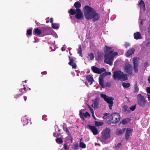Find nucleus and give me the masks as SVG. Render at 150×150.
Returning a JSON list of instances; mask_svg holds the SVG:
<instances>
[{
  "label": "nucleus",
  "instance_id": "nucleus-1",
  "mask_svg": "<svg viewBox=\"0 0 150 150\" xmlns=\"http://www.w3.org/2000/svg\"><path fill=\"white\" fill-rule=\"evenodd\" d=\"M84 15L87 20L93 18L92 21L95 22L99 20L100 14L97 13L95 10L88 5L85 6L83 8Z\"/></svg>",
  "mask_w": 150,
  "mask_h": 150
},
{
  "label": "nucleus",
  "instance_id": "nucleus-2",
  "mask_svg": "<svg viewBox=\"0 0 150 150\" xmlns=\"http://www.w3.org/2000/svg\"><path fill=\"white\" fill-rule=\"evenodd\" d=\"M105 54L104 55V62L105 63L111 66L112 65L114 60V57L117 55L116 52H113L114 50L111 47H108L107 45L105 46Z\"/></svg>",
  "mask_w": 150,
  "mask_h": 150
},
{
  "label": "nucleus",
  "instance_id": "nucleus-3",
  "mask_svg": "<svg viewBox=\"0 0 150 150\" xmlns=\"http://www.w3.org/2000/svg\"><path fill=\"white\" fill-rule=\"evenodd\" d=\"M112 76L115 80L118 79L125 81L128 79L127 75L124 74L120 71H114Z\"/></svg>",
  "mask_w": 150,
  "mask_h": 150
},
{
  "label": "nucleus",
  "instance_id": "nucleus-4",
  "mask_svg": "<svg viewBox=\"0 0 150 150\" xmlns=\"http://www.w3.org/2000/svg\"><path fill=\"white\" fill-rule=\"evenodd\" d=\"M120 115L118 113L116 112L112 113L108 117L109 120L108 121V123L109 124L117 123L120 121Z\"/></svg>",
  "mask_w": 150,
  "mask_h": 150
},
{
  "label": "nucleus",
  "instance_id": "nucleus-5",
  "mask_svg": "<svg viewBox=\"0 0 150 150\" xmlns=\"http://www.w3.org/2000/svg\"><path fill=\"white\" fill-rule=\"evenodd\" d=\"M100 96L103 98L104 100L109 104V107L110 109H112V107L113 104V100L114 98L112 97H109L104 94L102 93L100 94Z\"/></svg>",
  "mask_w": 150,
  "mask_h": 150
},
{
  "label": "nucleus",
  "instance_id": "nucleus-6",
  "mask_svg": "<svg viewBox=\"0 0 150 150\" xmlns=\"http://www.w3.org/2000/svg\"><path fill=\"white\" fill-rule=\"evenodd\" d=\"M102 137L104 139H107L110 137V130L109 128H107L102 132Z\"/></svg>",
  "mask_w": 150,
  "mask_h": 150
},
{
  "label": "nucleus",
  "instance_id": "nucleus-7",
  "mask_svg": "<svg viewBox=\"0 0 150 150\" xmlns=\"http://www.w3.org/2000/svg\"><path fill=\"white\" fill-rule=\"evenodd\" d=\"M137 98L138 104L141 106L144 107L146 103L144 97L139 94L138 95Z\"/></svg>",
  "mask_w": 150,
  "mask_h": 150
},
{
  "label": "nucleus",
  "instance_id": "nucleus-8",
  "mask_svg": "<svg viewBox=\"0 0 150 150\" xmlns=\"http://www.w3.org/2000/svg\"><path fill=\"white\" fill-rule=\"evenodd\" d=\"M76 14L75 16V18L78 20H82L83 19V15L79 8L76 9Z\"/></svg>",
  "mask_w": 150,
  "mask_h": 150
},
{
  "label": "nucleus",
  "instance_id": "nucleus-9",
  "mask_svg": "<svg viewBox=\"0 0 150 150\" xmlns=\"http://www.w3.org/2000/svg\"><path fill=\"white\" fill-rule=\"evenodd\" d=\"M91 69L94 73L98 74H100L106 71L104 68L99 69L94 66H92Z\"/></svg>",
  "mask_w": 150,
  "mask_h": 150
},
{
  "label": "nucleus",
  "instance_id": "nucleus-10",
  "mask_svg": "<svg viewBox=\"0 0 150 150\" xmlns=\"http://www.w3.org/2000/svg\"><path fill=\"white\" fill-rule=\"evenodd\" d=\"M133 69L135 73L138 72V66L139 64L138 60L137 58H134L133 59Z\"/></svg>",
  "mask_w": 150,
  "mask_h": 150
},
{
  "label": "nucleus",
  "instance_id": "nucleus-11",
  "mask_svg": "<svg viewBox=\"0 0 150 150\" xmlns=\"http://www.w3.org/2000/svg\"><path fill=\"white\" fill-rule=\"evenodd\" d=\"M88 127L89 129L93 133V135H96L98 134V130L96 126L90 125H88Z\"/></svg>",
  "mask_w": 150,
  "mask_h": 150
},
{
  "label": "nucleus",
  "instance_id": "nucleus-12",
  "mask_svg": "<svg viewBox=\"0 0 150 150\" xmlns=\"http://www.w3.org/2000/svg\"><path fill=\"white\" fill-rule=\"evenodd\" d=\"M133 130L130 128H127L126 129L125 134V139L127 140L129 138L130 136L132 135Z\"/></svg>",
  "mask_w": 150,
  "mask_h": 150
},
{
  "label": "nucleus",
  "instance_id": "nucleus-13",
  "mask_svg": "<svg viewBox=\"0 0 150 150\" xmlns=\"http://www.w3.org/2000/svg\"><path fill=\"white\" fill-rule=\"evenodd\" d=\"M132 67L129 64L125 66V71L129 74H131L132 73Z\"/></svg>",
  "mask_w": 150,
  "mask_h": 150
},
{
  "label": "nucleus",
  "instance_id": "nucleus-14",
  "mask_svg": "<svg viewBox=\"0 0 150 150\" xmlns=\"http://www.w3.org/2000/svg\"><path fill=\"white\" fill-rule=\"evenodd\" d=\"M105 77V75L104 74H100L99 78V82L100 85L103 88L105 87V86L104 84L103 78Z\"/></svg>",
  "mask_w": 150,
  "mask_h": 150
},
{
  "label": "nucleus",
  "instance_id": "nucleus-15",
  "mask_svg": "<svg viewBox=\"0 0 150 150\" xmlns=\"http://www.w3.org/2000/svg\"><path fill=\"white\" fill-rule=\"evenodd\" d=\"M69 58L70 62L68 63L69 64V65L71 66L72 68L76 69L77 67L76 65V63L74 62L73 57L69 56Z\"/></svg>",
  "mask_w": 150,
  "mask_h": 150
},
{
  "label": "nucleus",
  "instance_id": "nucleus-16",
  "mask_svg": "<svg viewBox=\"0 0 150 150\" xmlns=\"http://www.w3.org/2000/svg\"><path fill=\"white\" fill-rule=\"evenodd\" d=\"M42 33L41 29H40L38 28H35L33 30V34L35 35H39L42 34Z\"/></svg>",
  "mask_w": 150,
  "mask_h": 150
},
{
  "label": "nucleus",
  "instance_id": "nucleus-17",
  "mask_svg": "<svg viewBox=\"0 0 150 150\" xmlns=\"http://www.w3.org/2000/svg\"><path fill=\"white\" fill-rule=\"evenodd\" d=\"M97 97L95 98L94 100H92L94 103L92 104V107L95 109H96L98 108V101Z\"/></svg>",
  "mask_w": 150,
  "mask_h": 150
},
{
  "label": "nucleus",
  "instance_id": "nucleus-18",
  "mask_svg": "<svg viewBox=\"0 0 150 150\" xmlns=\"http://www.w3.org/2000/svg\"><path fill=\"white\" fill-rule=\"evenodd\" d=\"M86 78L88 82L90 83V85L92 84L93 82L94 81L93 77L90 75H87L86 76Z\"/></svg>",
  "mask_w": 150,
  "mask_h": 150
},
{
  "label": "nucleus",
  "instance_id": "nucleus-19",
  "mask_svg": "<svg viewBox=\"0 0 150 150\" xmlns=\"http://www.w3.org/2000/svg\"><path fill=\"white\" fill-rule=\"evenodd\" d=\"M41 31H42V36H44L47 35L48 29L45 27H42L41 28Z\"/></svg>",
  "mask_w": 150,
  "mask_h": 150
},
{
  "label": "nucleus",
  "instance_id": "nucleus-20",
  "mask_svg": "<svg viewBox=\"0 0 150 150\" xmlns=\"http://www.w3.org/2000/svg\"><path fill=\"white\" fill-rule=\"evenodd\" d=\"M134 38L135 39L138 40L142 38V36L140 33L139 32H137L136 33H134Z\"/></svg>",
  "mask_w": 150,
  "mask_h": 150
},
{
  "label": "nucleus",
  "instance_id": "nucleus-21",
  "mask_svg": "<svg viewBox=\"0 0 150 150\" xmlns=\"http://www.w3.org/2000/svg\"><path fill=\"white\" fill-rule=\"evenodd\" d=\"M134 51L135 50L134 49H131L128 50L126 53V56L127 57H129L130 55L133 54Z\"/></svg>",
  "mask_w": 150,
  "mask_h": 150
},
{
  "label": "nucleus",
  "instance_id": "nucleus-22",
  "mask_svg": "<svg viewBox=\"0 0 150 150\" xmlns=\"http://www.w3.org/2000/svg\"><path fill=\"white\" fill-rule=\"evenodd\" d=\"M126 130V128L121 129L120 130L117 129L116 131V133L117 135L122 134Z\"/></svg>",
  "mask_w": 150,
  "mask_h": 150
},
{
  "label": "nucleus",
  "instance_id": "nucleus-23",
  "mask_svg": "<svg viewBox=\"0 0 150 150\" xmlns=\"http://www.w3.org/2000/svg\"><path fill=\"white\" fill-rule=\"evenodd\" d=\"M74 6L76 9L79 8L81 7V4L80 2L77 1L74 3Z\"/></svg>",
  "mask_w": 150,
  "mask_h": 150
},
{
  "label": "nucleus",
  "instance_id": "nucleus-24",
  "mask_svg": "<svg viewBox=\"0 0 150 150\" xmlns=\"http://www.w3.org/2000/svg\"><path fill=\"white\" fill-rule=\"evenodd\" d=\"M139 5L140 6L141 8L143 7L144 10L145 9V3L142 0H140V2L139 3Z\"/></svg>",
  "mask_w": 150,
  "mask_h": 150
},
{
  "label": "nucleus",
  "instance_id": "nucleus-25",
  "mask_svg": "<svg viewBox=\"0 0 150 150\" xmlns=\"http://www.w3.org/2000/svg\"><path fill=\"white\" fill-rule=\"evenodd\" d=\"M122 108L123 109V111L125 112H127L129 113H130L131 112L130 110H127L128 108V106L127 105H124L122 106Z\"/></svg>",
  "mask_w": 150,
  "mask_h": 150
},
{
  "label": "nucleus",
  "instance_id": "nucleus-26",
  "mask_svg": "<svg viewBox=\"0 0 150 150\" xmlns=\"http://www.w3.org/2000/svg\"><path fill=\"white\" fill-rule=\"evenodd\" d=\"M137 82H136L135 83V84L134 86V93H136L138 92L139 90V88L137 86Z\"/></svg>",
  "mask_w": 150,
  "mask_h": 150
},
{
  "label": "nucleus",
  "instance_id": "nucleus-27",
  "mask_svg": "<svg viewBox=\"0 0 150 150\" xmlns=\"http://www.w3.org/2000/svg\"><path fill=\"white\" fill-rule=\"evenodd\" d=\"M87 58L89 60H93L94 58V56L93 53H90L88 55Z\"/></svg>",
  "mask_w": 150,
  "mask_h": 150
},
{
  "label": "nucleus",
  "instance_id": "nucleus-28",
  "mask_svg": "<svg viewBox=\"0 0 150 150\" xmlns=\"http://www.w3.org/2000/svg\"><path fill=\"white\" fill-rule=\"evenodd\" d=\"M79 50L78 51V53L79 54V55L81 57H83L82 53V52L81 47V45H79Z\"/></svg>",
  "mask_w": 150,
  "mask_h": 150
},
{
  "label": "nucleus",
  "instance_id": "nucleus-29",
  "mask_svg": "<svg viewBox=\"0 0 150 150\" xmlns=\"http://www.w3.org/2000/svg\"><path fill=\"white\" fill-rule=\"evenodd\" d=\"M122 86L124 88H127L129 87L130 86V84L129 83H125V82H123L122 83Z\"/></svg>",
  "mask_w": 150,
  "mask_h": 150
},
{
  "label": "nucleus",
  "instance_id": "nucleus-30",
  "mask_svg": "<svg viewBox=\"0 0 150 150\" xmlns=\"http://www.w3.org/2000/svg\"><path fill=\"white\" fill-rule=\"evenodd\" d=\"M55 141L57 143L60 144L62 143L63 142V140L61 138H57L56 139Z\"/></svg>",
  "mask_w": 150,
  "mask_h": 150
},
{
  "label": "nucleus",
  "instance_id": "nucleus-31",
  "mask_svg": "<svg viewBox=\"0 0 150 150\" xmlns=\"http://www.w3.org/2000/svg\"><path fill=\"white\" fill-rule=\"evenodd\" d=\"M76 11L72 8H71L69 11V13L71 15H74L76 13Z\"/></svg>",
  "mask_w": 150,
  "mask_h": 150
},
{
  "label": "nucleus",
  "instance_id": "nucleus-32",
  "mask_svg": "<svg viewBox=\"0 0 150 150\" xmlns=\"http://www.w3.org/2000/svg\"><path fill=\"white\" fill-rule=\"evenodd\" d=\"M52 27L54 29H57L59 28V26H58V25L55 23H52Z\"/></svg>",
  "mask_w": 150,
  "mask_h": 150
},
{
  "label": "nucleus",
  "instance_id": "nucleus-33",
  "mask_svg": "<svg viewBox=\"0 0 150 150\" xmlns=\"http://www.w3.org/2000/svg\"><path fill=\"white\" fill-rule=\"evenodd\" d=\"M103 124V122H99L97 121H95V125L97 126H99L102 125Z\"/></svg>",
  "mask_w": 150,
  "mask_h": 150
},
{
  "label": "nucleus",
  "instance_id": "nucleus-34",
  "mask_svg": "<svg viewBox=\"0 0 150 150\" xmlns=\"http://www.w3.org/2000/svg\"><path fill=\"white\" fill-rule=\"evenodd\" d=\"M79 147L83 149L85 148L86 147V145L83 142H80L79 143Z\"/></svg>",
  "mask_w": 150,
  "mask_h": 150
},
{
  "label": "nucleus",
  "instance_id": "nucleus-35",
  "mask_svg": "<svg viewBox=\"0 0 150 150\" xmlns=\"http://www.w3.org/2000/svg\"><path fill=\"white\" fill-rule=\"evenodd\" d=\"M32 30L33 29L31 28L30 29L27 30L26 34L29 35H32Z\"/></svg>",
  "mask_w": 150,
  "mask_h": 150
},
{
  "label": "nucleus",
  "instance_id": "nucleus-36",
  "mask_svg": "<svg viewBox=\"0 0 150 150\" xmlns=\"http://www.w3.org/2000/svg\"><path fill=\"white\" fill-rule=\"evenodd\" d=\"M83 115L85 118H87L90 117V114L87 112H86L85 113H83Z\"/></svg>",
  "mask_w": 150,
  "mask_h": 150
},
{
  "label": "nucleus",
  "instance_id": "nucleus-37",
  "mask_svg": "<svg viewBox=\"0 0 150 150\" xmlns=\"http://www.w3.org/2000/svg\"><path fill=\"white\" fill-rule=\"evenodd\" d=\"M79 116L80 118L82 119V120H85V119L84 118V117L83 115L82 112L81 111V110H79Z\"/></svg>",
  "mask_w": 150,
  "mask_h": 150
},
{
  "label": "nucleus",
  "instance_id": "nucleus-38",
  "mask_svg": "<svg viewBox=\"0 0 150 150\" xmlns=\"http://www.w3.org/2000/svg\"><path fill=\"white\" fill-rule=\"evenodd\" d=\"M136 108V105L131 106L130 108V110L133 111L135 110Z\"/></svg>",
  "mask_w": 150,
  "mask_h": 150
},
{
  "label": "nucleus",
  "instance_id": "nucleus-39",
  "mask_svg": "<svg viewBox=\"0 0 150 150\" xmlns=\"http://www.w3.org/2000/svg\"><path fill=\"white\" fill-rule=\"evenodd\" d=\"M23 122L26 124H28V121H29V122L30 121L29 120H28L25 118H23Z\"/></svg>",
  "mask_w": 150,
  "mask_h": 150
},
{
  "label": "nucleus",
  "instance_id": "nucleus-40",
  "mask_svg": "<svg viewBox=\"0 0 150 150\" xmlns=\"http://www.w3.org/2000/svg\"><path fill=\"white\" fill-rule=\"evenodd\" d=\"M73 148L74 150H77L78 148V144L76 143L74 144Z\"/></svg>",
  "mask_w": 150,
  "mask_h": 150
},
{
  "label": "nucleus",
  "instance_id": "nucleus-41",
  "mask_svg": "<svg viewBox=\"0 0 150 150\" xmlns=\"http://www.w3.org/2000/svg\"><path fill=\"white\" fill-rule=\"evenodd\" d=\"M120 123L123 125H125L127 123V120L126 119H124L121 121Z\"/></svg>",
  "mask_w": 150,
  "mask_h": 150
},
{
  "label": "nucleus",
  "instance_id": "nucleus-42",
  "mask_svg": "<svg viewBox=\"0 0 150 150\" xmlns=\"http://www.w3.org/2000/svg\"><path fill=\"white\" fill-rule=\"evenodd\" d=\"M22 95V94H15L14 95V98H17L20 97V96Z\"/></svg>",
  "mask_w": 150,
  "mask_h": 150
},
{
  "label": "nucleus",
  "instance_id": "nucleus-43",
  "mask_svg": "<svg viewBox=\"0 0 150 150\" xmlns=\"http://www.w3.org/2000/svg\"><path fill=\"white\" fill-rule=\"evenodd\" d=\"M88 106L89 109V110L92 114H94V111L93 109L89 105H88Z\"/></svg>",
  "mask_w": 150,
  "mask_h": 150
},
{
  "label": "nucleus",
  "instance_id": "nucleus-44",
  "mask_svg": "<svg viewBox=\"0 0 150 150\" xmlns=\"http://www.w3.org/2000/svg\"><path fill=\"white\" fill-rule=\"evenodd\" d=\"M102 74H104L105 75V76L106 75H111V72L109 71H106L105 72V73H103Z\"/></svg>",
  "mask_w": 150,
  "mask_h": 150
},
{
  "label": "nucleus",
  "instance_id": "nucleus-45",
  "mask_svg": "<svg viewBox=\"0 0 150 150\" xmlns=\"http://www.w3.org/2000/svg\"><path fill=\"white\" fill-rule=\"evenodd\" d=\"M19 91L21 92L20 94H22V95L26 92V91L24 90L22 88L20 89Z\"/></svg>",
  "mask_w": 150,
  "mask_h": 150
},
{
  "label": "nucleus",
  "instance_id": "nucleus-46",
  "mask_svg": "<svg viewBox=\"0 0 150 150\" xmlns=\"http://www.w3.org/2000/svg\"><path fill=\"white\" fill-rule=\"evenodd\" d=\"M105 86V87H110L111 84L110 83V82H107L105 83V84L104 85Z\"/></svg>",
  "mask_w": 150,
  "mask_h": 150
},
{
  "label": "nucleus",
  "instance_id": "nucleus-47",
  "mask_svg": "<svg viewBox=\"0 0 150 150\" xmlns=\"http://www.w3.org/2000/svg\"><path fill=\"white\" fill-rule=\"evenodd\" d=\"M146 90L147 93L150 94V87H147Z\"/></svg>",
  "mask_w": 150,
  "mask_h": 150
},
{
  "label": "nucleus",
  "instance_id": "nucleus-48",
  "mask_svg": "<svg viewBox=\"0 0 150 150\" xmlns=\"http://www.w3.org/2000/svg\"><path fill=\"white\" fill-rule=\"evenodd\" d=\"M64 150H66L68 148H67V146L66 144L65 143L64 144Z\"/></svg>",
  "mask_w": 150,
  "mask_h": 150
},
{
  "label": "nucleus",
  "instance_id": "nucleus-49",
  "mask_svg": "<svg viewBox=\"0 0 150 150\" xmlns=\"http://www.w3.org/2000/svg\"><path fill=\"white\" fill-rule=\"evenodd\" d=\"M104 115L103 117V118L105 119L107 118V115H108V114L106 113H105L104 114Z\"/></svg>",
  "mask_w": 150,
  "mask_h": 150
},
{
  "label": "nucleus",
  "instance_id": "nucleus-50",
  "mask_svg": "<svg viewBox=\"0 0 150 150\" xmlns=\"http://www.w3.org/2000/svg\"><path fill=\"white\" fill-rule=\"evenodd\" d=\"M121 145L122 144L121 143H118L117 144V145L116 146V147L117 148H119L121 146Z\"/></svg>",
  "mask_w": 150,
  "mask_h": 150
},
{
  "label": "nucleus",
  "instance_id": "nucleus-51",
  "mask_svg": "<svg viewBox=\"0 0 150 150\" xmlns=\"http://www.w3.org/2000/svg\"><path fill=\"white\" fill-rule=\"evenodd\" d=\"M129 46V44L128 42H126L125 44V46L126 48L127 47Z\"/></svg>",
  "mask_w": 150,
  "mask_h": 150
},
{
  "label": "nucleus",
  "instance_id": "nucleus-52",
  "mask_svg": "<svg viewBox=\"0 0 150 150\" xmlns=\"http://www.w3.org/2000/svg\"><path fill=\"white\" fill-rule=\"evenodd\" d=\"M65 131L67 132L68 134H69V131L67 127L66 128Z\"/></svg>",
  "mask_w": 150,
  "mask_h": 150
},
{
  "label": "nucleus",
  "instance_id": "nucleus-53",
  "mask_svg": "<svg viewBox=\"0 0 150 150\" xmlns=\"http://www.w3.org/2000/svg\"><path fill=\"white\" fill-rule=\"evenodd\" d=\"M150 45V42H148L146 44V47H149Z\"/></svg>",
  "mask_w": 150,
  "mask_h": 150
},
{
  "label": "nucleus",
  "instance_id": "nucleus-54",
  "mask_svg": "<svg viewBox=\"0 0 150 150\" xmlns=\"http://www.w3.org/2000/svg\"><path fill=\"white\" fill-rule=\"evenodd\" d=\"M50 23H51L52 24V23H53V19L52 18H51L50 19Z\"/></svg>",
  "mask_w": 150,
  "mask_h": 150
},
{
  "label": "nucleus",
  "instance_id": "nucleus-55",
  "mask_svg": "<svg viewBox=\"0 0 150 150\" xmlns=\"http://www.w3.org/2000/svg\"><path fill=\"white\" fill-rule=\"evenodd\" d=\"M42 74V75H45L47 74V72L46 71H44L41 72Z\"/></svg>",
  "mask_w": 150,
  "mask_h": 150
},
{
  "label": "nucleus",
  "instance_id": "nucleus-56",
  "mask_svg": "<svg viewBox=\"0 0 150 150\" xmlns=\"http://www.w3.org/2000/svg\"><path fill=\"white\" fill-rule=\"evenodd\" d=\"M148 81L149 83H150V74L148 78Z\"/></svg>",
  "mask_w": 150,
  "mask_h": 150
},
{
  "label": "nucleus",
  "instance_id": "nucleus-57",
  "mask_svg": "<svg viewBox=\"0 0 150 150\" xmlns=\"http://www.w3.org/2000/svg\"><path fill=\"white\" fill-rule=\"evenodd\" d=\"M53 135L54 137H57L59 136V134H58L57 133V134L56 135H55L54 134H53Z\"/></svg>",
  "mask_w": 150,
  "mask_h": 150
},
{
  "label": "nucleus",
  "instance_id": "nucleus-58",
  "mask_svg": "<svg viewBox=\"0 0 150 150\" xmlns=\"http://www.w3.org/2000/svg\"><path fill=\"white\" fill-rule=\"evenodd\" d=\"M24 98L25 101H26L27 99V97L26 96H25L24 97Z\"/></svg>",
  "mask_w": 150,
  "mask_h": 150
},
{
  "label": "nucleus",
  "instance_id": "nucleus-59",
  "mask_svg": "<svg viewBox=\"0 0 150 150\" xmlns=\"http://www.w3.org/2000/svg\"><path fill=\"white\" fill-rule=\"evenodd\" d=\"M148 99L150 100V95H148Z\"/></svg>",
  "mask_w": 150,
  "mask_h": 150
},
{
  "label": "nucleus",
  "instance_id": "nucleus-60",
  "mask_svg": "<svg viewBox=\"0 0 150 150\" xmlns=\"http://www.w3.org/2000/svg\"><path fill=\"white\" fill-rule=\"evenodd\" d=\"M92 115H93V118L94 119L96 120V118L95 117V116H94V114H92Z\"/></svg>",
  "mask_w": 150,
  "mask_h": 150
},
{
  "label": "nucleus",
  "instance_id": "nucleus-61",
  "mask_svg": "<svg viewBox=\"0 0 150 150\" xmlns=\"http://www.w3.org/2000/svg\"><path fill=\"white\" fill-rule=\"evenodd\" d=\"M35 22L36 24L38 25L39 23L37 21H36Z\"/></svg>",
  "mask_w": 150,
  "mask_h": 150
},
{
  "label": "nucleus",
  "instance_id": "nucleus-62",
  "mask_svg": "<svg viewBox=\"0 0 150 150\" xmlns=\"http://www.w3.org/2000/svg\"><path fill=\"white\" fill-rule=\"evenodd\" d=\"M69 16H70V18L71 19H72V17H73V16H71L70 15H69Z\"/></svg>",
  "mask_w": 150,
  "mask_h": 150
},
{
  "label": "nucleus",
  "instance_id": "nucleus-63",
  "mask_svg": "<svg viewBox=\"0 0 150 150\" xmlns=\"http://www.w3.org/2000/svg\"><path fill=\"white\" fill-rule=\"evenodd\" d=\"M26 89V88L25 87H24L23 89L25 91Z\"/></svg>",
  "mask_w": 150,
  "mask_h": 150
},
{
  "label": "nucleus",
  "instance_id": "nucleus-64",
  "mask_svg": "<svg viewBox=\"0 0 150 150\" xmlns=\"http://www.w3.org/2000/svg\"><path fill=\"white\" fill-rule=\"evenodd\" d=\"M147 64H148L147 62H146V63H145V64L146 65Z\"/></svg>",
  "mask_w": 150,
  "mask_h": 150
}]
</instances>
